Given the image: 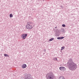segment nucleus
I'll return each mask as SVG.
<instances>
[{
    "mask_svg": "<svg viewBox=\"0 0 79 79\" xmlns=\"http://www.w3.org/2000/svg\"><path fill=\"white\" fill-rule=\"evenodd\" d=\"M69 69L70 70H75L77 68V65L76 64L74 63H71L69 64Z\"/></svg>",
    "mask_w": 79,
    "mask_h": 79,
    "instance_id": "obj_1",
    "label": "nucleus"
},
{
    "mask_svg": "<svg viewBox=\"0 0 79 79\" xmlns=\"http://www.w3.org/2000/svg\"><path fill=\"white\" fill-rule=\"evenodd\" d=\"M61 32H62V33H64L65 32V30H64V29H62L61 30Z\"/></svg>",
    "mask_w": 79,
    "mask_h": 79,
    "instance_id": "obj_9",
    "label": "nucleus"
},
{
    "mask_svg": "<svg viewBox=\"0 0 79 79\" xmlns=\"http://www.w3.org/2000/svg\"><path fill=\"white\" fill-rule=\"evenodd\" d=\"M57 39H58L59 40L61 39V37H57Z\"/></svg>",
    "mask_w": 79,
    "mask_h": 79,
    "instance_id": "obj_17",
    "label": "nucleus"
},
{
    "mask_svg": "<svg viewBox=\"0 0 79 79\" xmlns=\"http://www.w3.org/2000/svg\"><path fill=\"white\" fill-rule=\"evenodd\" d=\"M10 18H13V14H10Z\"/></svg>",
    "mask_w": 79,
    "mask_h": 79,
    "instance_id": "obj_11",
    "label": "nucleus"
},
{
    "mask_svg": "<svg viewBox=\"0 0 79 79\" xmlns=\"http://www.w3.org/2000/svg\"><path fill=\"white\" fill-rule=\"evenodd\" d=\"M32 24V22H29L27 23V25L26 26V29H32L33 27L31 25Z\"/></svg>",
    "mask_w": 79,
    "mask_h": 79,
    "instance_id": "obj_3",
    "label": "nucleus"
},
{
    "mask_svg": "<svg viewBox=\"0 0 79 79\" xmlns=\"http://www.w3.org/2000/svg\"><path fill=\"white\" fill-rule=\"evenodd\" d=\"M59 69L60 70H61V71H63L66 70V68L63 67H60L59 68Z\"/></svg>",
    "mask_w": 79,
    "mask_h": 79,
    "instance_id": "obj_5",
    "label": "nucleus"
},
{
    "mask_svg": "<svg viewBox=\"0 0 79 79\" xmlns=\"http://www.w3.org/2000/svg\"><path fill=\"white\" fill-rule=\"evenodd\" d=\"M33 79V78H32V77H26L24 79Z\"/></svg>",
    "mask_w": 79,
    "mask_h": 79,
    "instance_id": "obj_6",
    "label": "nucleus"
},
{
    "mask_svg": "<svg viewBox=\"0 0 79 79\" xmlns=\"http://www.w3.org/2000/svg\"><path fill=\"white\" fill-rule=\"evenodd\" d=\"M64 48H65L64 46H63V47H61V50H63V49H64Z\"/></svg>",
    "mask_w": 79,
    "mask_h": 79,
    "instance_id": "obj_12",
    "label": "nucleus"
},
{
    "mask_svg": "<svg viewBox=\"0 0 79 79\" xmlns=\"http://www.w3.org/2000/svg\"><path fill=\"white\" fill-rule=\"evenodd\" d=\"M27 36V34H23L22 35V37L23 39H26V37Z\"/></svg>",
    "mask_w": 79,
    "mask_h": 79,
    "instance_id": "obj_4",
    "label": "nucleus"
},
{
    "mask_svg": "<svg viewBox=\"0 0 79 79\" xmlns=\"http://www.w3.org/2000/svg\"><path fill=\"white\" fill-rule=\"evenodd\" d=\"M62 26L64 27H66V25H65L64 24H63L62 25Z\"/></svg>",
    "mask_w": 79,
    "mask_h": 79,
    "instance_id": "obj_15",
    "label": "nucleus"
},
{
    "mask_svg": "<svg viewBox=\"0 0 79 79\" xmlns=\"http://www.w3.org/2000/svg\"><path fill=\"white\" fill-rule=\"evenodd\" d=\"M44 54H45V53H44L43 55H44Z\"/></svg>",
    "mask_w": 79,
    "mask_h": 79,
    "instance_id": "obj_23",
    "label": "nucleus"
},
{
    "mask_svg": "<svg viewBox=\"0 0 79 79\" xmlns=\"http://www.w3.org/2000/svg\"><path fill=\"white\" fill-rule=\"evenodd\" d=\"M38 1H40V0H38Z\"/></svg>",
    "mask_w": 79,
    "mask_h": 79,
    "instance_id": "obj_22",
    "label": "nucleus"
},
{
    "mask_svg": "<svg viewBox=\"0 0 79 79\" xmlns=\"http://www.w3.org/2000/svg\"><path fill=\"white\" fill-rule=\"evenodd\" d=\"M53 40H54V38H52L49 39V41H52Z\"/></svg>",
    "mask_w": 79,
    "mask_h": 79,
    "instance_id": "obj_10",
    "label": "nucleus"
},
{
    "mask_svg": "<svg viewBox=\"0 0 79 79\" xmlns=\"http://www.w3.org/2000/svg\"><path fill=\"white\" fill-rule=\"evenodd\" d=\"M53 60L54 61H56V60H57V58L55 57L54 58Z\"/></svg>",
    "mask_w": 79,
    "mask_h": 79,
    "instance_id": "obj_14",
    "label": "nucleus"
},
{
    "mask_svg": "<svg viewBox=\"0 0 79 79\" xmlns=\"http://www.w3.org/2000/svg\"><path fill=\"white\" fill-rule=\"evenodd\" d=\"M69 63H73V59H72V58H70V59H69Z\"/></svg>",
    "mask_w": 79,
    "mask_h": 79,
    "instance_id": "obj_7",
    "label": "nucleus"
},
{
    "mask_svg": "<svg viewBox=\"0 0 79 79\" xmlns=\"http://www.w3.org/2000/svg\"><path fill=\"white\" fill-rule=\"evenodd\" d=\"M61 6L62 8H63V7L62 6Z\"/></svg>",
    "mask_w": 79,
    "mask_h": 79,
    "instance_id": "obj_20",
    "label": "nucleus"
},
{
    "mask_svg": "<svg viewBox=\"0 0 79 79\" xmlns=\"http://www.w3.org/2000/svg\"><path fill=\"white\" fill-rule=\"evenodd\" d=\"M43 1H44V0H43Z\"/></svg>",
    "mask_w": 79,
    "mask_h": 79,
    "instance_id": "obj_24",
    "label": "nucleus"
},
{
    "mask_svg": "<svg viewBox=\"0 0 79 79\" xmlns=\"http://www.w3.org/2000/svg\"><path fill=\"white\" fill-rule=\"evenodd\" d=\"M27 67V65H26V64H23V65L22 66V67L23 68H26Z\"/></svg>",
    "mask_w": 79,
    "mask_h": 79,
    "instance_id": "obj_8",
    "label": "nucleus"
},
{
    "mask_svg": "<svg viewBox=\"0 0 79 79\" xmlns=\"http://www.w3.org/2000/svg\"><path fill=\"white\" fill-rule=\"evenodd\" d=\"M44 52H46V49H44Z\"/></svg>",
    "mask_w": 79,
    "mask_h": 79,
    "instance_id": "obj_19",
    "label": "nucleus"
},
{
    "mask_svg": "<svg viewBox=\"0 0 79 79\" xmlns=\"http://www.w3.org/2000/svg\"><path fill=\"white\" fill-rule=\"evenodd\" d=\"M63 78V77H59V79H62L63 78Z\"/></svg>",
    "mask_w": 79,
    "mask_h": 79,
    "instance_id": "obj_16",
    "label": "nucleus"
},
{
    "mask_svg": "<svg viewBox=\"0 0 79 79\" xmlns=\"http://www.w3.org/2000/svg\"><path fill=\"white\" fill-rule=\"evenodd\" d=\"M4 55L5 56H7L8 57H9V56L8 55V54H4Z\"/></svg>",
    "mask_w": 79,
    "mask_h": 79,
    "instance_id": "obj_13",
    "label": "nucleus"
},
{
    "mask_svg": "<svg viewBox=\"0 0 79 79\" xmlns=\"http://www.w3.org/2000/svg\"><path fill=\"white\" fill-rule=\"evenodd\" d=\"M47 79H54L55 75L52 72L47 73L46 76Z\"/></svg>",
    "mask_w": 79,
    "mask_h": 79,
    "instance_id": "obj_2",
    "label": "nucleus"
},
{
    "mask_svg": "<svg viewBox=\"0 0 79 79\" xmlns=\"http://www.w3.org/2000/svg\"><path fill=\"white\" fill-rule=\"evenodd\" d=\"M64 39V37H60V39Z\"/></svg>",
    "mask_w": 79,
    "mask_h": 79,
    "instance_id": "obj_18",
    "label": "nucleus"
},
{
    "mask_svg": "<svg viewBox=\"0 0 79 79\" xmlns=\"http://www.w3.org/2000/svg\"><path fill=\"white\" fill-rule=\"evenodd\" d=\"M56 28H57V27H55V29H56Z\"/></svg>",
    "mask_w": 79,
    "mask_h": 79,
    "instance_id": "obj_21",
    "label": "nucleus"
}]
</instances>
